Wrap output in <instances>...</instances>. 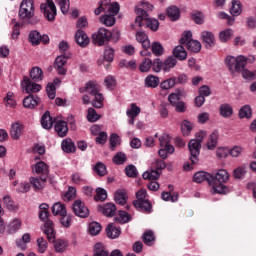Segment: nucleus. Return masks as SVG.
Instances as JSON below:
<instances>
[{
  "label": "nucleus",
  "mask_w": 256,
  "mask_h": 256,
  "mask_svg": "<svg viewBox=\"0 0 256 256\" xmlns=\"http://www.w3.org/2000/svg\"><path fill=\"white\" fill-rule=\"evenodd\" d=\"M227 181H229V172L225 169L218 170L215 175H212L211 193H218L219 195L229 193V188L223 184L227 183Z\"/></svg>",
  "instance_id": "f257e3e1"
},
{
  "label": "nucleus",
  "mask_w": 256,
  "mask_h": 256,
  "mask_svg": "<svg viewBox=\"0 0 256 256\" xmlns=\"http://www.w3.org/2000/svg\"><path fill=\"white\" fill-rule=\"evenodd\" d=\"M137 200L133 201V205L137 211L142 213H151L153 206L149 199H147V190L141 189L136 193Z\"/></svg>",
  "instance_id": "f03ea898"
},
{
  "label": "nucleus",
  "mask_w": 256,
  "mask_h": 256,
  "mask_svg": "<svg viewBox=\"0 0 256 256\" xmlns=\"http://www.w3.org/2000/svg\"><path fill=\"white\" fill-rule=\"evenodd\" d=\"M39 219L44 223L43 233L46 235L49 243L55 241V223L52 220H49V210L48 211H40Z\"/></svg>",
  "instance_id": "7ed1b4c3"
},
{
  "label": "nucleus",
  "mask_w": 256,
  "mask_h": 256,
  "mask_svg": "<svg viewBox=\"0 0 256 256\" xmlns=\"http://www.w3.org/2000/svg\"><path fill=\"white\" fill-rule=\"evenodd\" d=\"M35 15V2L33 0H23L20 4L18 17L20 21H29Z\"/></svg>",
  "instance_id": "20e7f679"
},
{
  "label": "nucleus",
  "mask_w": 256,
  "mask_h": 256,
  "mask_svg": "<svg viewBox=\"0 0 256 256\" xmlns=\"http://www.w3.org/2000/svg\"><path fill=\"white\" fill-rule=\"evenodd\" d=\"M225 63L231 73H235V71L236 73H241L247 65V58L245 56H238L237 58L228 56Z\"/></svg>",
  "instance_id": "39448f33"
},
{
  "label": "nucleus",
  "mask_w": 256,
  "mask_h": 256,
  "mask_svg": "<svg viewBox=\"0 0 256 256\" xmlns=\"http://www.w3.org/2000/svg\"><path fill=\"white\" fill-rule=\"evenodd\" d=\"M40 9L47 21H55V17H57V7L53 0H46V3L41 4Z\"/></svg>",
  "instance_id": "423d86ee"
},
{
  "label": "nucleus",
  "mask_w": 256,
  "mask_h": 256,
  "mask_svg": "<svg viewBox=\"0 0 256 256\" xmlns=\"http://www.w3.org/2000/svg\"><path fill=\"white\" fill-rule=\"evenodd\" d=\"M147 11H153V5L149 2L142 1L140 4V8H136V19L135 23L136 25H142L143 19H146V17H149V14H147Z\"/></svg>",
  "instance_id": "0eeeda50"
},
{
  "label": "nucleus",
  "mask_w": 256,
  "mask_h": 256,
  "mask_svg": "<svg viewBox=\"0 0 256 256\" xmlns=\"http://www.w3.org/2000/svg\"><path fill=\"white\" fill-rule=\"evenodd\" d=\"M111 39V31L106 28H100L96 34L92 35V41L99 45V47L105 45V43H109Z\"/></svg>",
  "instance_id": "6e6552de"
},
{
  "label": "nucleus",
  "mask_w": 256,
  "mask_h": 256,
  "mask_svg": "<svg viewBox=\"0 0 256 256\" xmlns=\"http://www.w3.org/2000/svg\"><path fill=\"white\" fill-rule=\"evenodd\" d=\"M188 149L192 165H197L199 162V155L201 154V143L197 142V140H190L188 143Z\"/></svg>",
  "instance_id": "1a4fd4ad"
},
{
  "label": "nucleus",
  "mask_w": 256,
  "mask_h": 256,
  "mask_svg": "<svg viewBox=\"0 0 256 256\" xmlns=\"http://www.w3.org/2000/svg\"><path fill=\"white\" fill-rule=\"evenodd\" d=\"M72 211L77 217H81L82 219L89 217V208L85 206V202L79 199L74 201Z\"/></svg>",
  "instance_id": "9d476101"
},
{
  "label": "nucleus",
  "mask_w": 256,
  "mask_h": 256,
  "mask_svg": "<svg viewBox=\"0 0 256 256\" xmlns=\"http://www.w3.org/2000/svg\"><path fill=\"white\" fill-rule=\"evenodd\" d=\"M22 85L26 93H39L42 89L41 85L33 82L28 76L23 77Z\"/></svg>",
  "instance_id": "9b49d317"
},
{
  "label": "nucleus",
  "mask_w": 256,
  "mask_h": 256,
  "mask_svg": "<svg viewBox=\"0 0 256 256\" xmlns=\"http://www.w3.org/2000/svg\"><path fill=\"white\" fill-rule=\"evenodd\" d=\"M200 39L207 49H212V47H215V35L213 32H201Z\"/></svg>",
  "instance_id": "f8f14e48"
},
{
  "label": "nucleus",
  "mask_w": 256,
  "mask_h": 256,
  "mask_svg": "<svg viewBox=\"0 0 256 256\" xmlns=\"http://www.w3.org/2000/svg\"><path fill=\"white\" fill-rule=\"evenodd\" d=\"M67 63V56L60 55L55 59L54 68L56 69L58 75H67V69L65 65Z\"/></svg>",
  "instance_id": "ddd939ff"
},
{
  "label": "nucleus",
  "mask_w": 256,
  "mask_h": 256,
  "mask_svg": "<svg viewBox=\"0 0 256 256\" xmlns=\"http://www.w3.org/2000/svg\"><path fill=\"white\" fill-rule=\"evenodd\" d=\"M25 127L23 124L16 122L13 123L10 127V137L14 139V141H17L21 138V135H23V130Z\"/></svg>",
  "instance_id": "4468645a"
},
{
  "label": "nucleus",
  "mask_w": 256,
  "mask_h": 256,
  "mask_svg": "<svg viewBox=\"0 0 256 256\" xmlns=\"http://www.w3.org/2000/svg\"><path fill=\"white\" fill-rule=\"evenodd\" d=\"M34 171L37 173V175L43 177V179H47L49 177V165L43 161L37 162L35 164Z\"/></svg>",
  "instance_id": "2eb2a0df"
},
{
  "label": "nucleus",
  "mask_w": 256,
  "mask_h": 256,
  "mask_svg": "<svg viewBox=\"0 0 256 256\" xmlns=\"http://www.w3.org/2000/svg\"><path fill=\"white\" fill-rule=\"evenodd\" d=\"M40 103L41 98L32 94L23 99V106L26 109H35V107H37V105H39Z\"/></svg>",
  "instance_id": "dca6fc26"
},
{
  "label": "nucleus",
  "mask_w": 256,
  "mask_h": 256,
  "mask_svg": "<svg viewBox=\"0 0 256 256\" xmlns=\"http://www.w3.org/2000/svg\"><path fill=\"white\" fill-rule=\"evenodd\" d=\"M193 181L195 183H203L204 181H207L208 185H211L213 175L205 171L196 172L193 176Z\"/></svg>",
  "instance_id": "f3484780"
},
{
  "label": "nucleus",
  "mask_w": 256,
  "mask_h": 256,
  "mask_svg": "<svg viewBox=\"0 0 256 256\" xmlns=\"http://www.w3.org/2000/svg\"><path fill=\"white\" fill-rule=\"evenodd\" d=\"M98 211L103 213L105 217H113V215H115V211H117V206L113 203H106L104 205H99Z\"/></svg>",
  "instance_id": "a211bd4d"
},
{
  "label": "nucleus",
  "mask_w": 256,
  "mask_h": 256,
  "mask_svg": "<svg viewBox=\"0 0 256 256\" xmlns=\"http://www.w3.org/2000/svg\"><path fill=\"white\" fill-rule=\"evenodd\" d=\"M75 41L80 47H87L89 45V36L85 31L78 29L75 34Z\"/></svg>",
  "instance_id": "6ab92c4d"
},
{
  "label": "nucleus",
  "mask_w": 256,
  "mask_h": 256,
  "mask_svg": "<svg viewBox=\"0 0 256 256\" xmlns=\"http://www.w3.org/2000/svg\"><path fill=\"white\" fill-rule=\"evenodd\" d=\"M54 129L58 137H67V133H69V126H67V122L63 120L57 121L54 125Z\"/></svg>",
  "instance_id": "aec40b11"
},
{
  "label": "nucleus",
  "mask_w": 256,
  "mask_h": 256,
  "mask_svg": "<svg viewBox=\"0 0 256 256\" xmlns=\"http://www.w3.org/2000/svg\"><path fill=\"white\" fill-rule=\"evenodd\" d=\"M138 27H146V29H150L151 31H157L159 29V20L155 18H143L142 25H138Z\"/></svg>",
  "instance_id": "412c9836"
},
{
  "label": "nucleus",
  "mask_w": 256,
  "mask_h": 256,
  "mask_svg": "<svg viewBox=\"0 0 256 256\" xmlns=\"http://www.w3.org/2000/svg\"><path fill=\"white\" fill-rule=\"evenodd\" d=\"M100 5L106 8L107 13H113V15H117L119 13V3L114 2L111 4V0H102Z\"/></svg>",
  "instance_id": "4be33fe9"
},
{
  "label": "nucleus",
  "mask_w": 256,
  "mask_h": 256,
  "mask_svg": "<svg viewBox=\"0 0 256 256\" xmlns=\"http://www.w3.org/2000/svg\"><path fill=\"white\" fill-rule=\"evenodd\" d=\"M113 59H115V50L111 46H106L104 50V58L98 60V65H103L104 61L111 63L113 62Z\"/></svg>",
  "instance_id": "5701e85b"
},
{
  "label": "nucleus",
  "mask_w": 256,
  "mask_h": 256,
  "mask_svg": "<svg viewBox=\"0 0 256 256\" xmlns=\"http://www.w3.org/2000/svg\"><path fill=\"white\" fill-rule=\"evenodd\" d=\"M159 81V77L150 74L144 79V85L148 89H156V87H159Z\"/></svg>",
  "instance_id": "b1692460"
},
{
  "label": "nucleus",
  "mask_w": 256,
  "mask_h": 256,
  "mask_svg": "<svg viewBox=\"0 0 256 256\" xmlns=\"http://www.w3.org/2000/svg\"><path fill=\"white\" fill-rule=\"evenodd\" d=\"M219 113L224 119H229L233 115V106L228 103L221 104L219 107Z\"/></svg>",
  "instance_id": "393cba45"
},
{
  "label": "nucleus",
  "mask_w": 256,
  "mask_h": 256,
  "mask_svg": "<svg viewBox=\"0 0 256 256\" xmlns=\"http://www.w3.org/2000/svg\"><path fill=\"white\" fill-rule=\"evenodd\" d=\"M62 150L64 153H75L77 147L75 146V142L70 138H67L61 143Z\"/></svg>",
  "instance_id": "a878e982"
},
{
  "label": "nucleus",
  "mask_w": 256,
  "mask_h": 256,
  "mask_svg": "<svg viewBox=\"0 0 256 256\" xmlns=\"http://www.w3.org/2000/svg\"><path fill=\"white\" fill-rule=\"evenodd\" d=\"M45 183H47V178H43V176L32 177L30 178V184L32 185L33 189L41 190L45 187Z\"/></svg>",
  "instance_id": "bb28decb"
},
{
  "label": "nucleus",
  "mask_w": 256,
  "mask_h": 256,
  "mask_svg": "<svg viewBox=\"0 0 256 256\" xmlns=\"http://www.w3.org/2000/svg\"><path fill=\"white\" fill-rule=\"evenodd\" d=\"M173 57L179 61H185L187 59V51L182 45L176 46L173 49Z\"/></svg>",
  "instance_id": "cd10ccee"
},
{
  "label": "nucleus",
  "mask_w": 256,
  "mask_h": 256,
  "mask_svg": "<svg viewBox=\"0 0 256 256\" xmlns=\"http://www.w3.org/2000/svg\"><path fill=\"white\" fill-rule=\"evenodd\" d=\"M166 13L171 21H178L179 17H181V10L177 6L168 7Z\"/></svg>",
  "instance_id": "c85d7f7f"
},
{
  "label": "nucleus",
  "mask_w": 256,
  "mask_h": 256,
  "mask_svg": "<svg viewBox=\"0 0 256 256\" xmlns=\"http://www.w3.org/2000/svg\"><path fill=\"white\" fill-rule=\"evenodd\" d=\"M30 78L35 83H39V81H43V70L40 67H33L30 70Z\"/></svg>",
  "instance_id": "c756f323"
},
{
  "label": "nucleus",
  "mask_w": 256,
  "mask_h": 256,
  "mask_svg": "<svg viewBox=\"0 0 256 256\" xmlns=\"http://www.w3.org/2000/svg\"><path fill=\"white\" fill-rule=\"evenodd\" d=\"M41 125L43 129H51L53 127V118L51 113L46 111L41 117Z\"/></svg>",
  "instance_id": "7c9ffc66"
},
{
  "label": "nucleus",
  "mask_w": 256,
  "mask_h": 256,
  "mask_svg": "<svg viewBox=\"0 0 256 256\" xmlns=\"http://www.w3.org/2000/svg\"><path fill=\"white\" fill-rule=\"evenodd\" d=\"M107 237L110 239H117L121 235V228H117L113 224H109L106 228Z\"/></svg>",
  "instance_id": "2f4dec72"
},
{
  "label": "nucleus",
  "mask_w": 256,
  "mask_h": 256,
  "mask_svg": "<svg viewBox=\"0 0 256 256\" xmlns=\"http://www.w3.org/2000/svg\"><path fill=\"white\" fill-rule=\"evenodd\" d=\"M114 199L117 205H125V203H127V190L121 189L116 191Z\"/></svg>",
  "instance_id": "473e14b6"
},
{
  "label": "nucleus",
  "mask_w": 256,
  "mask_h": 256,
  "mask_svg": "<svg viewBox=\"0 0 256 256\" xmlns=\"http://www.w3.org/2000/svg\"><path fill=\"white\" fill-rule=\"evenodd\" d=\"M93 251V256H109V250H107V247H105L101 242L94 245Z\"/></svg>",
  "instance_id": "72a5a7b5"
},
{
  "label": "nucleus",
  "mask_w": 256,
  "mask_h": 256,
  "mask_svg": "<svg viewBox=\"0 0 256 256\" xmlns=\"http://www.w3.org/2000/svg\"><path fill=\"white\" fill-rule=\"evenodd\" d=\"M53 215H67V207L61 202H57L52 206Z\"/></svg>",
  "instance_id": "f704fd0d"
},
{
  "label": "nucleus",
  "mask_w": 256,
  "mask_h": 256,
  "mask_svg": "<svg viewBox=\"0 0 256 256\" xmlns=\"http://www.w3.org/2000/svg\"><path fill=\"white\" fill-rule=\"evenodd\" d=\"M142 241L145 243L148 247H151L153 243H155V233H153L152 230H147L144 232L142 236Z\"/></svg>",
  "instance_id": "c9c22d12"
},
{
  "label": "nucleus",
  "mask_w": 256,
  "mask_h": 256,
  "mask_svg": "<svg viewBox=\"0 0 256 256\" xmlns=\"http://www.w3.org/2000/svg\"><path fill=\"white\" fill-rule=\"evenodd\" d=\"M242 12H243V7L241 5V1L233 0L232 6L230 8L231 15H233L234 17H238V15Z\"/></svg>",
  "instance_id": "e433bc0d"
},
{
  "label": "nucleus",
  "mask_w": 256,
  "mask_h": 256,
  "mask_svg": "<svg viewBox=\"0 0 256 256\" xmlns=\"http://www.w3.org/2000/svg\"><path fill=\"white\" fill-rule=\"evenodd\" d=\"M115 15L117 14H113V13L105 14L100 18V21L106 27H113V25H115Z\"/></svg>",
  "instance_id": "4c0bfd02"
},
{
  "label": "nucleus",
  "mask_w": 256,
  "mask_h": 256,
  "mask_svg": "<svg viewBox=\"0 0 256 256\" xmlns=\"http://www.w3.org/2000/svg\"><path fill=\"white\" fill-rule=\"evenodd\" d=\"M252 115H253V110L251 109L250 105H244L239 110L240 119H251Z\"/></svg>",
  "instance_id": "58836bf2"
},
{
  "label": "nucleus",
  "mask_w": 256,
  "mask_h": 256,
  "mask_svg": "<svg viewBox=\"0 0 256 256\" xmlns=\"http://www.w3.org/2000/svg\"><path fill=\"white\" fill-rule=\"evenodd\" d=\"M177 65V58L170 56L163 62V71L169 72Z\"/></svg>",
  "instance_id": "ea45409f"
},
{
  "label": "nucleus",
  "mask_w": 256,
  "mask_h": 256,
  "mask_svg": "<svg viewBox=\"0 0 256 256\" xmlns=\"http://www.w3.org/2000/svg\"><path fill=\"white\" fill-rule=\"evenodd\" d=\"M219 139V132L217 131H214L210 137H209V140L207 142V148L210 150V151H213V149H215L217 147V141Z\"/></svg>",
  "instance_id": "a19ab883"
},
{
  "label": "nucleus",
  "mask_w": 256,
  "mask_h": 256,
  "mask_svg": "<svg viewBox=\"0 0 256 256\" xmlns=\"http://www.w3.org/2000/svg\"><path fill=\"white\" fill-rule=\"evenodd\" d=\"M186 49L191 53H199V51H201V42L197 40H190L186 45Z\"/></svg>",
  "instance_id": "79ce46f5"
},
{
  "label": "nucleus",
  "mask_w": 256,
  "mask_h": 256,
  "mask_svg": "<svg viewBox=\"0 0 256 256\" xmlns=\"http://www.w3.org/2000/svg\"><path fill=\"white\" fill-rule=\"evenodd\" d=\"M152 65H153V61L151 59L144 58L139 65V71H141V73H149Z\"/></svg>",
  "instance_id": "37998d69"
},
{
  "label": "nucleus",
  "mask_w": 256,
  "mask_h": 256,
  "mask_svg": "<svg viewBox=\"0 0 256 256\" xmlns=\"http://www.w3.org/2000/svg\"><path fill=\"white\" fill-rule=\"evenodd\" d=\"M193 131V124L189 120H184L181 124V132L184 137H189Z\"/></svg>",
  "instance_id": "c03bdc74"
},
{
  "label": "nucleus",
  "mask_w": 256,
  "mask_h": 256,
  "mask_svg": "<svg viewBox=\"0 0 256 256\" xmlns=\"http://www.w3.org/2000/svg\"><path fill=\"white\" fill-rule=\"evenodd\" d=\"M52 243H54V249L57 253H63V251L67 249V241L63 239L55 240L54 238V241H52Z\"/></svg>",
  "instance_id": "a18cd8bd"
},
{
  "label": "nucleus",
  "mask_w": 256,
  "mask_h": 256,
  "mask_svg": "<svg viewBox=\"0 0 256 256\" xmlns=\"http://www.w3.org/2000/svg\"><path fill=\"white\" fill-rule=\"evenodd\" d=\"M172 87H175V77L169 78L160 83V88L162 90L161 93H163V91H169Z\"/></svg>",
  "instance_id": "49530a36"
},
{
  "label": "nucleus",
  "mask_w": 256,
  "mask_h": 256,
  "mask_svg": "<svg viewBox=\"0 0 256 256\" xmlns=\"http://www.w3.org/2000/svg\"><path fill=\"white\" fill-rule=\"evenodd\" d=\"M109 141L110 151H115V149H117V145H121V138L119 137V134H111Z\"/></svg>",
  "instance_id": "de8ad7c7"
},
{
  "label": "nucleus",
  "mask_w": 256,
  "mask_h": 256,
  "mask_svg": "<svg viewBox=\"0 0 256 256\" xmlns=\"http://www.w3.org/2000/svg\"><path fill=\"white\" fill-rule=\"evenodd\" d=\"M3 203L6 207V209H8V211H16L17 210V206L15 205V201H13V199H11V196L6 195L3 197Z\"/></svg>",
  "instance_id": "09e8293b"
},
{
  "label": "nucleus",
  "mask_w": 256,
  "mask_h": 256,
  "mask_svg": "<svg viewBox=\"0 0 256 256\" xmlns=\"http://www.w3.org/2000/svg\"><path fill=\"white\" fill-rule=\"evenodd\" d=\"M94 171L99 177H105L107 175V166L103 162H97L94 166Z\"/></svg>",
  "instance_id": "8fccbe9b"
},
{
  "label": "nucleus",
  "mask_w": 256,
  "mask_h": 256,
  "mask_svg": "<svg viewBox=\"0 0 256 256\" xmlns=\"http://www.w3.org/2000/svg\"><path fill=\"white\" fill-rule=\"evenodd\" d=\"M130 219L131 215H129V213H127L126 211H120L118 216L115 217V221L121 223L122 225L125 223H129Z\"/></svg>",
  "instance_id": "3c124183"
},
{
  "label": "nucleus",
  "mask_w": 256,
  "mask_h": 256,
  "mask_svg": "<svg viewBox=\"0 0 256 256\" xmlns=\"http://www.w3.org/2000/svg\"><path fill=\"white\" fill-rule=\"evenodd\" d=\"M114 165H123L127 161V155L123 152H118L112 159Z\"/></svg>",
  "instance_id": "603ef678"
},
{
  "label": "nucleus",
  "mask_w": 256,
  "mask_h": 256,
  "mask_svg": "<svg viewBox=\"0 0 256 256\" xmlns=\"http://www.w3.org/2000/svg\"><path fill=\"white\" fill-rule=\"evenodd\" d=\"M86 93H89V95H97L99 93V86L95 82H88L86 84Z\"/></svg>",
  "instance_id": "864d4df0"
},
{
  "label": "nucleus",
  "mask_w": 256,
  "mask_h": 256,
  "mask_svg": "<svg viewBox=\"0 0 256 256\" xmlns=\"http://www.w3.org/2000/svg\"><path fill=\"white\" fill-rule=\"evenodd\" d=\"M93 97H95L94 98V100L92 101V106L93 107H95V109H101V108H103V101H104V99L105 98H103V94H101V93H97V94H95Z\"/></svg>",
  "instance_id": "5fc2aeb1"
},
{
  "label": "nucleus",
  "mask_w": 256,
  "mask_h": 256,
  "mask_svg": "<svg viewBox=\"0 0 256 256\" xmlns=\"http://www.w3.org/2000/svg\"><path fill=\"white\" fill-rule=\"evenodd\" d=\"M28 39L32 45H39L41 43V34L37 30L31 31Z\"/></svg>",
  "instance_id": "6e6d98bb"
},
{
  "label": "nucleus",
  "mask_w": 256,
  "mask_h": 256,
  "mask_svg": "<svg viewBox=\"0 0 256 256\" xmlns=\"http://www.w3.org/2000/svg\"><path fill=\"white\" fill-rule=\"evenodd\" d=\"M56 4L59 5L60 11L63 15H67V13H69V7L71 5L69 0H56Z\"/></svg>",
  "instance_id": "4d7b16f0"
},
{
  "label": "nucleus",
  "mask_w": 256,
  "mask_h": 256,
  "mask_svg": "<svg viewBox=\"0 0 256 256\" xmlns=\"http://www.w3.org/2000/svg\"><path fill=\"white\" fill-rule=\"evenodd\" d=\"M233 37V30L232 29H226L219 34V39L221 43H227L229 39Z\"/></svg>",
  "instance_id": "13d9d810"
},
{
  "label": "nucleus",
  "mask_w": 256,
  "mask_h": 256,
  "mask_svg": "<svg viewBox=\"0 0 256 256\" xmlns=\"http://www.w3.org/2000/svg\"><path fill=\"white\" fill-rule=\"evenodd\" d=\"M151 51L154 55H156V57H161V55L164 53L163 45H161L159 42H154L152 43Z\"/></svg>",
  "instance_id": "bf43d9fd"
},
{
  "label": "nucleus",
  "mask_w": 256,
  "mask_h": 256,
  "mask_svg": "<svg viewBox=\"0 0 256 256\" xmlns=\"http://www.w3.org/2000/svg\"><path fill=\"white\" fill-rule=\"evenodd\" d=\"M73 222V218L71 216V214H64L60 216V223L62 225V227H66V229H68V227H71V223Z\"/></svg>",
  "instance_id": "052dcab7"
},
{
  "label": "nucleus",
  "mask_w": 256,
  "mask_h": 256,
  "mask_svg": "<svg viewBox=\"0 0 256 256\" xmlns=\"http://www.w3.org/2000/svg\"><path fill=\"white\" fill-rule=\"evenodd\" d=\"M37 247L39 253H45V251H47V247H49V243H47L45 238L40 237L37 239Z\"/></svg>",
  "instance_id": "680f3d73"
},
{
  "label": "nucleus",
  "mask_w": 256,
  "mask_h": 256,
  "mask_svg": "<svg viewBox=\"0 0 256 256\" xmlns=\"http://www.w3.org/2000/svg\"><path fill=\"white\" fill-rule=\"evenodd\" d=\"M125 174L127 175V177H131L132 179H135V177H137L139 172H137V167H135V165L130 164L126 166Z\"/></svg>",
  "instance_id": "e2e57ef3"
},
{
  "label": "nucleus",
  "mask_w": 256,
  "mask_h": 256,
  "mask_svg": "<svg viewBox=\"0 0 256 256\" xmlns=\"http://www.w3.org/2000/svg\"><path fill=\"white\" fill-rule=\"evenodd\" d=\"M100 118L101 117L97 114L95 108H88L87 119L90 123H95V121H99Z\"/></svg>",
  "instance_id": "0e129e2a"
},
{
  "label": "nucleus",
  "mask_w": 256,
  "mask_h": 256,
  "mask_svg": "<svg viewBox=\"0 0 256 256\" xmlns=\"http://www.w3.org/2000/svg\"><path fill=\"white\" fill-rule=\"evenodd\" d=\"M107 199V190L103 188L96 189V195L94 196L95 201H105Z\"/></svg>",
  "instance_id": "69168bd1"
},
{
  "label": "nucleus",
  "mask_w": 256,
  "mask_h": 256,
  "mask_svg": "<svg viewBox=\"0 0 256 256\" xmlns=\"http://www.w3.org/2000/svg\"><path fill=\"white\" fill-rule=\"evenodd\" d=\"M141 113V108L137 106V104L132 103L131 109H128L126 112L127 117H137Z\"/></svg>",
  "instance_id": "338daca9"
},
{
  "label": "nucleus",
  "mask_w": 256,
  "mask_h": 256,
  "mask_svg": "<svg viewBox=\"0 0 256 256\" xmlns=\"http://www.w3.org/2000/svg\"><path fill=\"white\" fill-rule=\"evenodd\" d=\"M101 229V224L98 222H92L89 224L90 235H99V233H101Z\"/></svg>",
  "instance_id": "774afa93"
}]
</instances>
